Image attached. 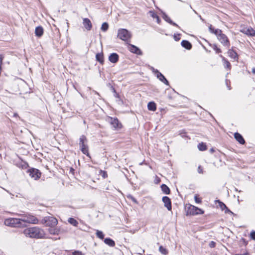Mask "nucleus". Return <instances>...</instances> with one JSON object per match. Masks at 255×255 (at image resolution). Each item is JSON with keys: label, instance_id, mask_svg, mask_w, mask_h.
<instances>
[{"label": "nucleus", "instance_id": "1", "mask_svg": "<svg viewBox=\"0 0 255 255\" xmlns=\"http://www.w3.org/2000/svg\"><path fill=\"white\" fill-rule=\"evenodd\" d=\"M23 234L26 237L32 238H42L45 235L43 230L37 227L27 228Z\"/></svg>", "mask_w": 255, "mask_h": 255}, {"label": "nucleus", "instance_id": "2", "mask_svg": "<svg viewBox=\"0 0 255 255\" xmlns=\"http://www.w3.org/2000/svg\"><path fill=\"white\" fill-rule=\"evenodd\" d=\"M215 34L217 36L218 39L225 46L229 48L230 46V43L227 36L222 33L221 30L216 29Z\"/></svg>", "mask_w": 255, "mask_h": 255}, {"label": "nucleus", "instance_id": "3", "mask_svg": "<svg viewBox=\"0 0 255 255\" xmlns=\"http://www.w3.org/2000/svg\"><path fill=\"white\" fill-rule=\"evenodd\" d=\"M87 143V139L86 137L84 135H81L79 138V143L80 149L83 154L90 157V154L89 153L88 146Z\"/></svg>", "mask_w": 255, "mask_h": 255}, {"label": "nucleus", "instance_id": "4", "mask_svg": "<svg viewBox=\"0 0 255 255\" xmlns=\"http://www.w3.org/2000/svg\"><path fill=\"white\" fill-rule=\"evenodd\" d=\"M118 37L124 41H128L130 39L131 34L127 29L122 28L118 30Z\"/></svg>", "mask_w": 255, "mask_h": 255}, {"label": "nucleus", "instance_id": "5", "mask_svg": "<svg viewBox=\"0 0 255 255\" xmlns=\"http://www.w3.org/2000/svg\"><path fill=\"white\" fill-rule=\"evenodd\" d=\"M187 208V214H186L187 215H194L203 214V211L201 209H200L193 205H189V206Z\"/></svg>", "mask_w": 255, "mask_h": 255}, {"label": "nucleus", "instance_id": "6", "mask_svg": "<svg viewBox=\"0 0 255 255\" xmlns=\"http://www.w3.org/2000/svg\"><path fill=\"white\" fill-rule=\"evenodd\" d=\"M21 219V222L36 224L38 223V220L34 216L31 215H26L23 216Z\"/></svg>", "mask_w": 255, "mask_h": 255}, {"label": "nucleus", "instance_id": "7", "mask_svg": "<svg viewBox=\"0 0 255 255\" xmlns=\"http://www.w3.org/2000/svg\"><path fill=\"white\" fill-rule=\"evenodd\" d=\"M4 224L11 227H18L21 224V219L17 218H10L5 220Z\"/></svg>", "mask_w": 255, "mask_h": 255}, {"label": "nucleus", "instance_id": "8", "mask_svg": "<svg viewBox=\"0 0 255 255\" xmlns=\"http://www.w3.org/2000/svg\"><path fill=\"white\" fill-rule=\"evenodd\" d=\"M29 176L35 180L39 179L41 176V172L37 169L32 168L28 170Z\"/></svg>", "mask_w": 255, "mask_h": 255}, {"label": "nucleus", "instance_id": "9", "mask_svg": "<svg viewBox=\"0 0 255 255\" xmlns=\"http://www.w3.org/2000/svg\"><path fill=\"white\" fill-rule=\"evenodd\" d=\"M108 121L114 129H120L122 127L121 124L117 118H110Z\"/></svg>", "mask_w": 255, "mask_h": 255}, {"label": "nucleus", "instance_id": "10", "mask_svg": "<svg viewBox=\"0 0 255 255\" xmlns=\"http://www.w3.org/2000/svg\"><path fill=\"white\" fill-rule=\"evenodd\" d=\"M162 200L164 203V206L168 210L171 211L172 207L170 199L167 196H164L163 197Z\"/></svg>", "mask_w": 255, "mask_h": 255}, {"label": "nucleus", "instance_id": "11", "mask_svg": "<svg viewBox=\"0 0 255 255\" xmlns=\"http://www.w3.org/2000/svg\"><path fill=\"white\" fill-rule=\"evenodd\" d=\"M242 33L250 36H255V30L251 27H244L241 30Z\"/></svg>", "mask_w": 255, "mask_h": 255}, {"label": "nucleus", "instance_id": "12", "mask_svg": "<svg viewBox=\"0 0 255 255\" xmlns=\"http://www.w3.org/2000/svg\"><path fill=\"white\" fill-rule=\"evenodd\" d=\"M83 24L87 30H90L92 27V24L90 20L88 18H84L83 19Z\"/></svg>", "mask_w": 255, "mask_h": 255}, {"label": "nucleus", "instance_id": "13", "mask_svg": "<svg viewBox=\"0 0 255 255\" xmlns=\"http://www.w3.org/2000/svg\"><path fill=\"white\" fill-rule=\"evenodd\" d=\"M128 49L130 52L135 53L137 55H141L142 54L141 51L137 47L133 45L129 44Z\"/></svg>", "mask_w": 255, "mask_h": 255}, {"label": "nucleus", "instance_id": "14", "mask_svg": "<svg viewBox=\"0 0 255 255\" xmlns=\"http://www.w3.org/2000/svg\"><path fill=\"white\" fill-rule=\"evenodd\" d=\"M157 73V78L161 82L164 83L166 85H169V82L167 79L165 78L163 75L160 73L158 70L155 71Z\"/></svg>", "mask_w": 255, "mask_h": 255}, {"label": "nucleus", "instance_id": "15", "mask_svg": "<svg viewBox=\"0 0 255 255\" xmlns=\"http://www.w3.org/2000/svg\"><path fill=\"white\" fill-rule=\"evenodd\" d=\"M119 58V55L117 53H113L109 56V60L111 62L116 63L118 61Z\"/></svg>", "mask_w": 255, "mask_h": 255}, {"label": "nucleus", "instance_id": "16", "mask_svg": "<svg viewBox=\"0 0 255 255\" xmlns=\"http://www.w3.org/2000/svg\"><path fill=\"white\" fill-rule=\"evenodd\" d=\"M235 138L241 144H243L245 143V141L243 138V136L240 133L236 132L234 134Z\"/></svg>", "mask_w": 255, "mask_h": 255}, {"label": "nucleus", "instance_id": "17", "mask_svg": "<svg viewBox=\"0 0 255 255\" xmlns=\"http://www.w3.org/2000/svg\"><path fill=\"white\" fill-rule=\"evenodd\" d=\"M229 56L235 60L237 61L238 60V54L237 53L232 49H229L228 52Z\"/></svg>", "mask_w": 255, "mask_h": 255}, {"label": "nucleus", "instance_id": "18", "mask_svg": "<svg viewBox=\"0 0 255 255\" xmlns=\"http://www.w3.org/2000/svg\"><path fill=\"white\" fill-rule=\"evenodd\" d=\"M35 34L38 37H41L43 34V29L41 26L36 27L35 30Z\"/></svg>", "mask_w": 255, "mask_h": 255}, {"label": "nucleus", "instance_id": "19", "mask_svg": "<svg viewBox=\"0 0 255 255\" xmlns=\"http://www.w3.org/2000/svg\"><path fill=\"white\" fill-rule=\"evenodd\" d=\"M181 45L188 50H190L192 48L191 44L188 41L185 40L182 41Z\"/></svg>", "mask_w": 255, "mask_h": 255}, {"label": "nucleus", "instance_id": "20", "mask_svg": "<svg viewBox=\"0 0 255 255\" xmlns=\"http://www.w3.org/2000/svg\"><path fill=\"white\" fill-rule=\"evenodd\" d=\"M163 19L167 22H168V23H169L170 24L174 25V26H177V27H179L178 25L175 23V22H173L171 19L170 18V17L167 15H166L165 13H163Z\"/></svg>", "mask_w": 255, "mask_h": 255}, {"label": "nucleus", "instance_id": "21", "mask_svg": "<svg viewBox=\"0 0 255 255\" xmlns=\"http://www.w3.org/2000/svg\"><path fill=\"white\" fill-rule=\"evenodd\" d=\"M217 202L219 203V205L220 208L222 210H225V213L231 212L230 211V210L227 207V206H226V205L224 203H223V202H221L219 200H218Z\"/></svg>", "mask_w": 255, "mask_h": 255}, {"label": "nucleus", "instance_id": "22", "mask_svg": "<svg viewBox=\"0 0 255 255\" xmlns=\"http://www.w3.org/2000/svg\"><path fill=\"white\" fill-rule=\"evenodd\" d=\"M147 108L149 111H155L156 109V104L153 102H150L147 105Z\"/></svg>", "mask_w": 255, "mask_h": 255}, {"label": "nucleus", "instance_id": "23", "mask_svg": "<svg viewBox=\"0 0 255 255\" xmlns=\"http://www.w3.org/2000/svg\"><path fill=\"white\" fill-rule=\"evenodd\" d=\"M96 59L100 63L103 64L104 63V57L102 53H97L96 55Z\"/></svg>", "mask_w": 255, "mask_h": 255}, {"label": "nucleus", "instance_id": "24", "mask_svg": "<svg viewBox=\"0 0 255 255\" xmlns=\"http://www.w3.org/2000/svg\"><path fill=\"white\" fill-rule=\"evenodd\" d=\"M104 242L107 245L110 246V247H114L115 245V242L111 239L110 238H106L104 240Z\"/></svg>", "mask_w": 255, "mask_h": 255}, {"label": "nucleus", "instance_id": "25", "mask_svg": "<svg viewBox=\"0 0 255 255\" xmlns=\"http://www.w3.org/2000/svg\"><path fill=\"white\" fill-rule=\"evenodd\" d=\"M48 220L49 222H51V223L50 224H49V226H54L56 225L58 223L57 220L55 218L50 217V218H49L48 219Z\"/></svg>", "mask_w": 255, "mask_h": 255}, {"label": "nucleus", "instance_id": "26", "mask_svg": "<svg viewBox=\"0 0 255 255\" xmlns=\"http://www.w3.org/2000/svg\"><path fill=\"white\" fill-rule=\"evenodd\" d=\"M162 191L166 194H169L170 193V189L165 184H162L161 186Z\"/></svg>", "mask_w": 255, "mask_h": 255}, {"label": "nucleus", "instance_id": "27", "mask_svg": "<svg viewBox=\"0 0 255 255\" xmlns=\"http://www.w3.org/2000/svg\"><path fill=\"white\" fill-rule=\"evenodd\" d=\"M68 222L71 225H73L75 227H77L78 226V222L73 218H70L68 219Z\"/></svg>", "mask_w": 255, "mask_h": 255}, {"label": "nucleus", "instance_id": "28", "mask_svg": "<svg viewBox=\"0 0 255 255\" xmlns=\"http://www.w3.org/2000/svg\"><path fill=\"white\" fill-rule=\"evenodd\" d=\"M198 148L201 151H204L207 149L206 145L203 142H201L198 144Z\"/></svg>", "mask_w": 255, "mask_h": 255}, {"label": "nucleus", "instance_id": "29", "mask_svg": "<svg viewBox=\"0 0 255 255\" xmlns=\"http://www.w3.org/2000/svg\"><path fill=\"white\" fill-rule=\"evenodd\" d=\"M109 28V25L107 22H104L101 26V30L103 31H106Z\"/></svg>", "mask_w": 255, "mask_h": 255}, {"label": "nucleus", "instance_id": "30", "mask_svg": "<svg viewBox=\"0 0 255 255\" xmlns=\"http://www.w3.org/2000/svg\"><path fill=\"white\" fill-rule=\"evenodd\" d=\"M96 236L98 238H100V239H103L104 238V235L103 233L101 231L97 230L96 232Z\"/></svg>", "mask_w": 255, "mask_h": 255}, {"label": "nucleus", "instance_id": "31", "mask_svg": "<svg viewBox=\"0 0 255 255\" xmlns=\"http://www.w3.org/2000/svg\"><path fill=\"white\" fill-rule=\"evenodd\" d=\"M159 251L161 253H162L163 255H166L168 253L167 250L165 248H163L162 246L159 247Z\"/></svg>", "mask_w": 255, "mask_h": 255}, {"label": "nucleus", "instance_id": "32", "mask_svg": "<svg viewBox=\"0 0 255 255\" xmlns=\"http://www.w3.org/2000/svg\"><path fill=\"white\" fill-rule=\"evenodd\" d=\"M223 60L224 62V66L225 67L230 69L231 68V65L230 62L225 59L224 57L223 58Z\"/></svg>", "mask_w": 255, "mask_h": 255}, {"label": "nucleus", "instance_id": "33", "mask_svg": "<svg viewBox=\"0 0 255 255\" xmlns=\"http://www.w3.org/2000/svg\"><path fill=\"white\" fill-rule=\"evenodd\" d=\"M49 232L51 234L56 235L58 234V231L56 229H50Z\"/></svg>", "mask_w": 255, "mask_h": 255}, {"label": "nucleus", "instance_id": "34", "mask_svg": "<svg viewBox=\"0 0 255 255\" xmlns=\"http://www.w3.org/2000/svg\"><path fill=\"white\" fill-rule=\"evenodd\" d=\"M194 199L195 201L197 203H200L201 202V199L198 197V195H197L194 196Z\"/></svg>", "mask_w": 255, "mask_h": 255}, {"label": "nucleus", "instance_id": "35", "mask_svg": "<svg viewBox=\"0 0 255 255\" xmlns=\"http://www.w3.org/2000/svg\"><path fill=\"white\" fill-rule=\"evenodd\" d=\"M73 255H84V254L80 251H76L72 253Z\"/></svg>", "mask_w": 255, "mask_h": 255}, {"label": "nucleus", "instance_id": "36", "mask_svg": "<svg viewBox=\"0 0 255 255\" xmlns=\"http://www.w3.org/2000/svg\"><path fill=\"white\" fill-rule=\"evenodd\" d=\"M149 13L150 16L154 18H155L158 16L154 12L152 11H150Z\"/></svg>", "mask_w": 255, "mask_h": 255}, {"label": "nucleus", "instance_id": "37", "mask_svg": "<svg viewBox=\"0 0 255 255\" xmlns=\"http://www.w3.org/2000/svg\"><path fill=\"white\" fill-rule=\"evenodd\" d=\"M250 236L252 239L255 240V231H253L251 233Z\"/></svg>", "mask_w": 255, "mask_h": 255}, {"label": "nucleus", "instance_id": "38", "mask_svg": "<svg viewBox=\"0 0 255 255\" xmlns=\"http://www.w3.org/2000/svg\"><path fill=\"white\" fill-rule=\"evenodd\" d=\"M198 172L200 174H203V170L201 166H199L198 167Z\"/></svg>", "mask_w": 255, "mask_h": 255}, {"label": "nucleus", "instance_id": "39", "mask_svg": "<svg viewBox=\"0 0 255 255\" xmlns=\"http://www.w3.org/2000/svg\"><path fill=\"white\" fill-rule=\"evenodd\" d=\"M179 134L182 137H187V134H186V132H185L184 131H182L180 132Z\"/></svg>", "mask_w": 255, "mask_h": 255}, {"label": "nucleus", "instance_id": "40", "mask_svg": "<svg viewBox=\"0 0 255 255\" xmlns=\"http://www.w3.org/2000/svg\"><path fill=\"white\" fill-rule=\"evenodd\" d=\"M215 245H216V243L214 241H211L209 243V246L210 248H214L215 247Z\"/></svg>", "mask_w": 255, "mask_h": 255}, {"label": "nucleus", "instance_id": "41", "mask_svg": "<svg viewBox=\"0 0 255 255\" xmlns=\"http://www.w3.org/2000/svg\"><path fill=\"white\" fill-rule=\"evenodd\" d=\"M209 31H210V32H211V33H214V34H215V30H216V29H214L212 27V25H211L209 26Z\"/></svg>", "mask_w": 255, "mask_h": 255}, {"label": "nucleus", "instance_id": "42", "mask_svg": "<svg viewBox=\"0 0 255 255\" xmlns=\"http://www.w3.org/2000/svg\"><path fill=\"white\" fill-rule=\"evenodd\" d=\"M174 38L175 41H178L180 39V34L174 35Z\"/></svg>", "mask_w": 255, "mask_h": 255}, {"label": "nucleus", "instance_id": "43", "mask_svg": "<svg viewBox=\"0 0 255 255\" xmlns=\"http://www.w3.org/2000/svg\"><path fill=\"white\" fill-rule=\"evenodd\" d=\"M214 50H215L216 51V52L217 53H221V50L220 48H218L217 46H215V47L214 48Z\"/></svg>", "mask_w": 255, "mask_h": 255}, {"label": "nucleus", "instance_id": "44", "mask_svg": "<svg viewBox=\"0 0 255 255\" xmlns=\"http://www.w3.org/2000/svg\"><path fill=\"white\" fill-rule=\"evenodd\" d=\"M155 19H156L157 22L158 23H159V20H159V18L158 16H157L155 18Z\"/></svg>", "mask_w": 255, "mask_h": 255}, {"label": "nucleus", "instance_id": "45", "mask_svg": "<svg viewBox=\"0 0 255 255\" xmlns=\"http://www.w3.org/2000/svg\"><path fill=\"white\" fill-rule=\"evenodd\" d=\"M252 72L253 73H254V74H255V68H253L252 69Z\"/></svg>", "mask_w": 255, "mask_h": 255}, {"label": "nucleus", "instance_id": "46", "mask_svg": "<svg viewBox=\"0 0 255 255\" xmlns=\"http://www.w3.org/2000/svg\"><path fill=\"white\" fill-rule=\"evenodd\" d=\"M17 116H18V115L17 114L15 113V114H14V117H17Z\"/></svg>", "mask_w": 255, "mask_h": 255}, {"label": "nucleus", "instance_id": "47", "mask_svg": "<svg viewBox=\"0 0 255 255\" xmlns=\"http://www.w3.org/2000/svg\"><path fill=\"white\" fill-rule=\"evenodd\" d=\"M249 255L248 254H244L243 255Z\"/></svg>", "mask_w": 255, "mask_h": 255}, {"label": "nucleus", "instance_id": "48", "mask_svg": "<svg viewBox=\"0 0 255 255\" xmlns=\"http://www.w3.org/2000/svg\"><path fill=\"white\" fill-rule=\"evenodd\" d=\"M211 150V151H214V150L213 149H212Z\"/></svg>", "mask_w": 255, "mask_h": 255}]
</instances>
